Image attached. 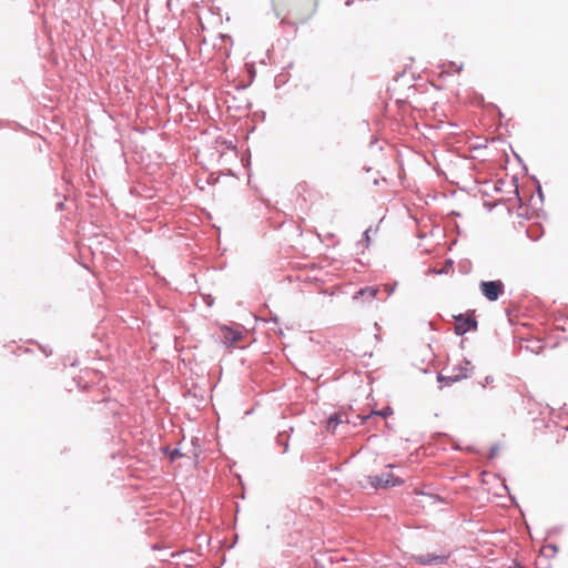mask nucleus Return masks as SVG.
Here are the masks:
<instances>
[{
    "label": "nucleus",
    "mask_w": 568,
    "mask_h": 568,
    "mask_svg": "<svg viewBox=\"0 0 568 568\" xmlns=\"http://www.w3.org/2000/svg\"><path fill=\"white\" fill-rule=\"evenodd\" d=\"M277 18L291 23H305L316 11V0H272Z\"/></svg>",
    "instance_id": "obj_1"
},
{
    "label": "nucleus",
    "mask_w": 568,
    "mask_h": 568,
    "mask_svg": "<svg viewBox=\"0 0 568 568\" xmlns=\"http://www.w3.org/2000/svg\"><path fill=\"white\" fill-rule=\"evenodd\" d=\"M455 318V333L457 335H464L469 331L477 329V321L474 316V312L468 314H459L454 316Z\"/></svg>",
    "instance_id": "obj_2"
},
{
    "label": "nucleus",
    "mask_w": 568,
    "mask_h": 568,
    "mask_svg": "<svg viewBox=\"0 0 568 568\" xmlns=\"http://www.w3.org/2000/svg\"><path fill=\"white\" fill-rule=\"evenodd\" d=\"M367 481L373 488L376 489L393 487L404 483L400 478L395 477L392 473H383L379 476H368Z\"/></svg>",
    "instance_id": "obj_3"
},
{
    "label": "nucleus",
    "mask_w": 568,
    "mask_h": 568,
    "mask_svg": "<svg viewBox=\"0 0 568 568\" xmlns=\"http://www.w3.org/2000/svg\"><path fill=\"white\" fill-rule=\"evenodd\" d=\"M480 290L488 301L494 302L504 293V284L501 281L481 282Z\"/></svg>",
    "instance_id": "obj_4"
},
{
    "label": "nucleus",
    "mask_w": 568,
    "mask_h": 568,
    "mask_svg": "<svg viewBox=\"0 0 568 568\" xmlns=\"http://www.w3.org/2000/svg\"><path fill=\"white\" fill-rule=\"evenodd\" d=\"M220 336L222 342L226 346L235 345L237 342H240L243 338V334L240 331L233 329L229 326H222L220 328Z\"/></svg>",
    "instance_id": "obj_5"
},
{
    "label": "nucleus",
    "mask_w": 568,
    "mask_h": 568,
    "mask_svg": "<svg viewBox=\"0 0 568 568\" xmlns=\"http://www.w3.org/2000/svg\"><path fill=\"white\" fill-rule=\"evenodd\" d=\"M351 419L346 413H336L327 420V430L335 433L339 424H349Z\"/></svg>",
    "instance_id": "obj_6"
},
{
    "label": "nucleus",
    "mask_w": 568,
    "mask_h": 568,
    "mask_svg": "<svg viewBox=\"0 0 568 568\" xmlns=\"http://www.w3.org/2000/svg\"><path fill=\"white\" fill-rule=\"evenodd\" d=\"M379 292V288L377 286H367V287H364V288H361L354 296L353 298L356 301V300H362L363 302H371L373 301L374 298H376L377 294Z\"/></svg>",
    "instance_id": "obj_7"
},
{
    "label": "nucleus",
    "mask_w": 568,
    "mask_h": 568,
    "mask_svg": "<svg viewBox=\"0 0 568 568\" xmlns=\"http://www.w3.org/2000/svg\"><path fill=\"white\" fill-rule=\"evenodd\" d=\"M468 377V369L467 368H459V372L456 373V374H450V375H447V376H443V375H439L438 376V381L439 382H445L446 385H452L456 382H459L464 378H467Z\"/></svg>",
    "instance_id": "obj_8"
},
{
    "label": "nucleus",
    "mask_w": 568,
    "mask_h": 568,
    "mask_svg": "<svg viewBox=\"0 0 568 568\" xmlns=\"http://www.w3.org/2000/svg\"><path fill=\"white\" fill-rule=\"evenodd\" d=\"M415 560L420 565H433V564H443L446 561L445 556H436V555H419L415 557Z\"/></svg>",
    "instance_id": "obj_9"
},
{
    "label": "nucleus",
    "mask_w": 568,
    "mask_h": 568,
    "mask_svg": "<svg viewBox=\"0 0 568 568\" xmlns=\"http://www.w3.org/2000/svg\"><path fill=\"white\" fill-rule=\"evenodd\" d=\"M180 456H181V454H180V452H179L178 449H174V450L170 454V458H171V460H174V459H176V458H178V457H180Z\"/></svg>",
    "instance_id": "obj_10"
},
{
    "label": "nucleus",
    "mask_w": 568,
    "mask_h": 568,
    "mask_svg": "<svg viewBox=\"0 0 568 568\" xmlns=\"http://www.w3.org/2000/svg\"><path fill=\"white\" fill-rule=\"evenodd\" d=\"M384 290L387 292L388 295H390L394 288L390 287L389 285H384Z\"/></svg>",
    "instance_id": "obj_11"
},
{
    "label": "nucleus",
    "mask_w": 568,
    "mask_h": 568,
    "mask_svg": "<svg viewBox=\"0 0 568 568\" xmlns=\"http://www.w3.org/2000/svg\"><path fill=\"white\" fill-rule=\"evenodd\" d=\"M368 417H369V416L363 417V416H361V415H357V418L362 419V422H363L364 419L368 418Z\"/></svg>",
    "instance_id": "obj_12"
}]
</instances>
